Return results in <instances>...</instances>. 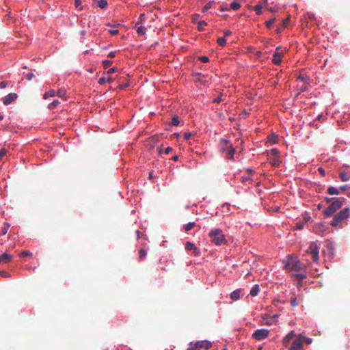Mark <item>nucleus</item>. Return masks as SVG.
Returning <instances> with one entry per match:
<instances>
[{
    "label": "nucleus",
    "instance_id": "c9c22d12",
    "mask_svg": "<svg viewBox=\"0 0 350 350\" xmlns=\"http://www.w3.org/2000/svg\"><path fill=\"white\" fill-rule=\"evenodd\" d=\"M275 18H271L270 20L265 22V25L267 28L270 29L272 25L274 23Z\"/></svg>",
    "mask_w": 350,
    "mask_h": 350
},
{
    "label": "nucleus",
    "instance_id": "473e14b6",
    "mask_svg": "<svg viewBox=\"0 0 350 350\" xmlns=\"http://www.w3.org/2000/svg\"><path fill=\"white\" fill-rule=\"evenodd\" d=\"M295 276L299 280H303L306 278V275L305 273V270L304 271V273H295Z\"/></svg>",
    "mask_w": 350,
    "mask_h": 350
},
{
    "label": "nucleus",
    "instance_id": "864d4df0",
    "mask_svg": "<svg viewBox=\"0 0 350 350\" xmlns=\"http://www.w3.org/2000/svg\"><path fill=\"white\" fill-rule=\"evenodd\" d=\"M109 32L111 34V35H116L118 33V30L116 29H110L109 31Z\"/></svg>",
    "mask_w": 350,
    "mask_h": 350
},
{
    "label": "nucleus",
    "instance_id": "338daca9",
    "mask_svg": "<svg viewBox=\"0 0 350 350\" xmlns=\"http://www.w3.org/2000/svg\"><path fill=\"white\" fill-rule=\"evenodd\" d=\"M144 18H145V14H141L139 15V20H140L141 21H142L144 19Z\"/></svg>",
    "mask_w": 350,
    "mask_h": 350
},
{
    "label": "nucleus",
    "instance_id": "c756f323",
    "mask_svg": "<svg viewBox=\"0 0 350 350\" xmlns=\"http://www.w3.org/2000/svg\"><path fill=\"white\" fill-rule=\"evenodd\" d=\"M207 23L205 21H199L198 23V29L200 30V31H203L204 30V27L205 25H206Z\"/></svg>",
    "mask_w": 350,
    "mask_h": 350
},
{
    "label": "nucleus",
    "instance_id": "13d9d810",
    "mask_svg": "<svg viewBox=\"0 0 350 350\" xmlns=\"http://www.w3.org/2000/svg\"><path fill=\"white\" fill-rule=\"evenodd\" d=\"M108 57L109 58H113L115 56H116V52L114 51H111L109 54H108Z\"/></svg>",
    "mask_w": 350,
    "mask_h": 350
},
{
    "label": "nucleus",
    "instance_id": "0e129e2a",
    "mask_svg": "<svg viewBox=\"0 0 350 350\" xmlns=\"http://www.w3.org/2000/svg\"><path fill=\"white\" fill-rule=\"evenodd\" d=\"M284 27H282V25H281L280 27H278L276 29V33H280L281 31H282V29H283Z\"/></svg>",
    "mask_w": 350,
    "mask_h": 350
},
{
    "label": "nucleus",
    "instance_id": "5701e85b",
    "mask_svg": "<svg viewBox=\"0 0 350 350\" xmlns=\"http://www.w3.org/2000/svg\"><path fill=\"white\" fill-rule=\"evenodd\" d=\"M137 33L140 36H143L146 33V28L144 26L135 27Z\"/></svg>",
    "mask_w": 350,
    "mask_h": 350
},
{
    "label": "nucleus",
    "instance_id": "c85d7f7f",
    "mask_svg": "<svg viewBox=\"0 0 350 350\" xmlns=\"http://www.w3.org/2000/svg\"><path fill=\"white\" fill-rule=\"evenodd\" d=\"M263 6L262 5L258 4L253 8V9L256 11L257 15H260L262 14V9Z\"/></svg>",
    "mask_w": 350,
    "mask_h": 350
},
{
    "label": "nucleus",
    "instance_id": "f03ea898",
    "mask_svg": "<svg viewBox=\"0 0 350 350\" xmlns=\"http://www.w3.org/2000/svg\"><path fill=\"white\" fill-rule=\"evenodd\" d=\"M208 237L211 242L215 245H221L227 242L223 231L219 228L212 229L208 233Z\"/></svg>",
    "mask_w": 350,
    "mask_h": 350
},
{
    "label": "nucleus",
    "instance_id": "7c9ffc66",
    "mask_svg": "<svg viewBox=\"0 0 350 350\" xmlns=\"http://www.w3.org/2000/svg\"><path fill=\"white\" fill-rule=\"evenodd\" d=\"M217 42L219 46H224L226 44V40L225 37H221L217 39Z\"/></svg>",
    "mask_w": 350,
    "mask_h": 350
},
{
    "label": "nucleus",
    "instance_id": "39448f33",
    "mask_svg": "<svg viewBox=\"0 0 350 350\" xmlns=\"http://www.w3.org/2000/svg\"><path fill=\"white\" fill-rule=\"evenodd\" d=\"M306 253L311 256L313 262H317L319 260V246L315 242H312L309 247L306 250Z\"/></svg>",
    "mask_w": 350,
    "mask_h": 350
},
{
    "label": "nucleus",
    "instance_id": "dca6fc26",
    "mask_svg": "<svg viewBox=\"0 0 350 350\" xmlns=\"http://www.w3.org/2000/svg\"><path fill=\"white\" fill-rule=\"evenodd\" d=\"M240 294H241V290L237 289L234 291H232L230 294V298L232 300H238L240 298Z\"/></svg>",
    "mask_w": 350,
    "mask_h": 350
},
{
    "label": "nucleus",
    "instance_id": "bb28decb",
    "mask_svg": "<svg viewBox=\"0 0 350 350\" xmlns=\"http://www.w3.org/2000/svg\"><path fill=\"white\" fill-rule=\"evenodd\" d=\"M55 95V92L53 90H51L49 92H46L43 97L44 99L48 98L49 97H53Z\"/></svg>",
    "mask_w": 350,
    "mask_h": 350
},
{
    "label": "nucleus",
    "instance_id": "9d476101",
    "mask_svg": "<svg viewBox=\"0 0 350 350\" xmlns=\"http://www.w3.org/2000/svg\"><path fill=\"white\" fill-rule=\"evenodd\" d=\"M185 248L188 251H192L195 256L200 255V250L191 242L187 241L185 244Z\"/></svg>",
    "mask_w": 350,
    "mask_h": 350
},
{
    "label": "nucleus",
    "instance_id": "cd10ccee",
    "mask_svg": "<svg viewBox=\"0 0 350 350\" xmlns=\"http://www.w3.org/2000/svg\"><path fill=\"white\" fill-rule=\"evenodd\" d=\"M146 251L144 249H140L139 251V258L140 260H143L146 256Z\"/></svg>",
    "mask_w": 350,
    "mask_h": 350
},
{
    "label": "nucleus",
    "instance_id": "6e6552de",
    "mask_svg": "<svg viewBox=\"0 0 350 350\" xmlns=\"http://www.w3.org/2000/svg\"><path fill=\"white\" fill-rule=\"evenodd\" d=\"M305 337L299 335L293 342L290 350H304V340Z\"/></svg>",
    "mask_w": 350,
    "mask_h": 350
},
{
    "label": "nucleus",
    "instance_id": "e2e57ef3",
    "mask_svg": "<svg viewBox=\"0 0 350 350\" xmlns=\"http://www.w3.org/2000/svg\"><path fill=\"white\" fill-rule=\"evenodd\" d=\"M267 10L269 11V12H277L278 11V8H268Z\"/></svg>",
    "mask_w": 350,
    "mask_h": 350
},
{
    "label": "nucleus",
    "instance_id": "e433bc0d",
    "mask_svg": "<svg viewBox=\"0 0 350 350\" xmlns=\"http://www.w3.org/2000/svg\"><path fill=\"white\" fill-rule=\"evenodd\" d=\"M112 61L111 60H104L103 61V64L105 68H107L112 64Z\"/></svg>",
    "mask_w": 350,
    "mask_h": 350
},
{
    "label": "nucleus",
    "instance_id": "c03bdc74",
    "mask_svg": "<svg viewBox=\"0 0 350 350\" xmlns=\"http://www.w3.org/2000/svg\"><path fill=\"white\" fill-rule=\"evenodd\" d=\"M7 150L4 148L0 150V160L6 154Z\"/></svg>",
    "mask_w": 350,
    "mask_h": 350
},
{
    "label": "nucleus",
    "instance_id": "37998d69",
    "mask_svg": "<svg viewBox=\"0 0 350 350\" xmlns=\"http://www.w3.org/2000/svg\"><path fill=\"white\" fill-rule=\"evenodd\" d=\"M198 59L200 62L203 63H206L209 61V59L207 56H200Z\"/></svg>",
    "mask_w": 350,
    "mask_h": 350
},
{
    "label": "nucleus",
    "instance_id": "052dcab7",
    "mask_svg": "<svg viewBox=\"0 0 350 350\" xmlns=\"http://www.w3.org/2000/svg\"><path fill=\"white\" fill-rule=\"evenodd\" d=\"M221 101V97L218 96L213 100L215 103H219Z\"/></svg>",
    "mask_w": 350,
    "mask_h": 350
},
{
    "label": "nucleus",
    "instance_id": "a19ab883",
    "mask_svg": "<svg viewBox=\"0 0 350 350\" xmlns=\"http://www.w3.org/2000/svg\"><path fill=\"white\" fill-rule=\"evenodd\" d=\"M211 8V3L209 2L206 3L203 8H202V12H207L210 8Z\"/></svg>",
    "mask_w": 350,
    "mask_h": 350
},
{
    "label": "nucleus",
    "instance_id": "1a4fd4ad",
    "mask_svg": "<svg viewBox=\"0 0 350 350\" xmlns=\"http://www.w3.org/2000/svg\"><path fill=\"white\" fill-rule=\"evenodd\" d=\"M282 49L281 46L277 47L276 51L274 53L273 56L272 62L275 65H279L282 62V53L279 52Z\"/></svg>",
    "mask_w": 350,
    "mask_h": 350
},
{
    "label": "nucleus",
    "instance_id": "7ed1b4c3",
    "mask_svg": "<svg viewBox=\"0 0 350 350\" xmlns=\"http://www.w3.org/2000/svg\"><path fill=\"white\" fill-rule=\"evenodd\" d=\"M349 216V208L346 207L336 213L331 221V226L334 227L342 228V222Z\"/></svg>",
    "mask_w": 350,
    "mask_h": 350
},
{
    "label": "nucleus",
    "instance_id": "4d7b16f0",
    "mask_svg": "<svg viewBox=\"0 0 350 350\" xmlns=\"http://www.w3.org/2000/svg\"><path fill=\"white\" fill-rule=\"evenodd\" d=\"M7 86V82L6 81H1L0 82V89L5 88Z\"/></svg>",
    "mask_w": 350,
    "mask_h": 350
},
{
    "label": "nucleus",
    "instance_id": "ddd939ff",
    "mask_svg": "<svg viewBox=\"0 0 350 350\" xmlns=\"http://www.w3.org/2000/svg\"><path fill=\"white\" fill-rule=\"evenodd\" d=\"M12 259V256L8 253H3L0 255V264H7Z\"/></svg>",
    "mask_w": 350,
    "mask_h": 350
},
{
    "label": "nucleus",
    "instance_id": "f3484780",
    "mask_svg": "<svg viewBox=\"0 0 350 350\" xmlns=\"http://www.w3.org/2000/svg\"><path fill=\"white\" fill-rule=\"evenodd\" d=\"M279 151L277 148H273L267 152L268 159H271V157H278Z\"/></svg>",
    "mask_w": 350,
    "mask_h": 350
},
{
    "label": "nucleus",
    "instance_id": "393cba45",
    "mask_svg": "<svg viewBox=\"0 0 350 350\" xmlns=\"http://www.w3.org/2000/svg\"><path fill=\"white\" fill-rule=\"evenodd\" d=\"M59 104V101L58 100H55L48 105V108L51 110L54 109L58 106Z\"/></svg>",
    "mask_w": 350,
    "mask_h": 350
},
{
    "label": "nucleus",
    "instance_id": "3c124183",
    "mask_svg": "<svg viewBox=\"0 0 350 350\" xmlns=\"http://www.w3.org/2000/svg\"><path fill=\"white\" fill-rule=\"evenodd\" d=\"M0 275L2 277H3V278H8V277H10L9 273H8L6 271H0Z\"/></svg>",
    "mask_w": 350,
    "mask_h": 350
},
{
    "label": "nucleus",
    "instance_id": "680f3d73",
    "mask_svg": "<svg viewBox=\"0 0 350 350\" xmlns=\"http://www.w3.org/2000/svg\"><path fill=\"white\" fill-rule=\"evenodd\" d=\"M172 150V148H171V147H167V148L165 150L164 153H165V154H169Z\"/></svg>",
    "mask_w": 350,
    "mask_h": 350
},
{
    "label": "nucleus",
    "instance_id": "ea45409f",
    "mask_svg": "<svg viewBox=\"0 0 350 350\" xmlns=\"http://www.w3.org/2000/svg\"><path fill=\"white\" fill-rule=\"evenodd\" d=\"M10 227V224H5V226H3L1 229V233L2 234H5L8 232V230Z\"/></svg>",
    "mask_w": 350,
    "mask_h": 350
},
{
    "label": "nucleus",
    "instance_id": "6ab92c4d",
    "mask_svg": "<svg viewBox=\"0 0 350 350\" xmlns=\"http://www.w3.org/2000/svg\"><path fill=\"white\" fill-rule=\"evenodd\" d=\"M327 191L329 195H338L340 193L339 189H337L334 187H328Z\"/></svg>",
    "mask_w": 350,
    "mask_h": 350
},
{
    "label": "nucleus",
    "instance_id": "0eeeda50",
    "mask_svg": "<svg viewBox=\"0 0 350 350\" xmlns=\"http://www.w3.org/2000/svg\"><path fill=\"white\" fill-rule=\"evenodd\" d=\"M269 334V330L267 329H259L254 332L252 337L257 340H260L267 338Z\"/></svg>",
    "mask_w": 350,
    "mask_h": 350
},
{
    "label": "nucleus",
    "instance_id": "58836bf2",
    "mask_svg": "<svg viewBox=\"0 0 350 350\" xmlns=\"http://www.w3.org/2000/svg\"><path fill=\"white\" fill-rule=\"evenodd\" d=\"M291 306L293 307H296L298 306V301L297 300V298L296 297H292L291 299Z\"/></svg>",
    "mask_w": 350,
    "mask_h": 350
},
{
    "label": "nucleus",
    "instance_id": "2f4dec72",
    "mask_svg": "<svg viewBox=\"0 0 350 350\" xmlns=\"http://www.w3.org/2000/svg\"><path fill=\"white\" fill-rule=\"evenodd\" d=\"M172 124L174 126H178L180 123L178 116H174L172 118Z\"/></svg>",
    "mask_w": 350,
    "mask_h": 350
},
{
    "label": "nucleus",
    "instance_id": "412c9836",
    "mask_svg": "<svg viewBox=\"0 0 350 350\" xmlns=\"http://www.w3.org/2000/svg\"><path fill=\"white\" fill-rule=\"evenodd\" d=\"M229 148H228V151L226 152V153H227L226 159H233L234 149L233 147H229Z\"/></svg>",
    "mask_w": 350,
    "mask_h": 350
},
{
    "label": "nucleus",
    "instance_id": "a211bd4d",
    "mask_svg": "<svg viewBox=\"0 0 350 350\" xmlns=\"http://www.w3.org/2000/svg\"><path fill=\"white\" fill-rule=\"evenodd\" d=\"M270 161V163L273 167L279 166L281 161L278 157H271V159H269Z\"/></svg>",
    "mask_w": 350,
    "mask_h": 350
},
{
    "label": "nucleus",
    "instance_id": "4be33fe9",
    "mask_svg": "<svg viewBox=\"0 0 350 350\" xmlns=\"http://www.w3.org/2000/svg\"><path fill=\"white\" fill-rule=\"evenodd\" d=\"M196 226V222H189L184 226V230L185 232H188Z\"/></svg>",
    "mask_w": 350,
    "mask_h": 350
},
{
    "label": "nucleus",
    "instance_id": "603ef678",
    "mask_svg": "<svg viewBox=\"0 0 350 350\" xmlns=\"http://www.w3.org/2000/svg\"><path fill=\"white\" fill-rule=\"evenodd\" d=\"M289 21H290V18H286L285 20H284V21H282V27H285L288 25V23Z\"/></svg>",
    "mask_w": 350,
    "mask_h": 350
},
{
    "label": "nucleus",
    "instance_id": "8fccbe9b",
    "mask_svg": "<svg viewBox=\"0 0 350 350\" xmlns=\"http://www.w3.org/2000/svg\"><path fill=\"white\" fill-rule=\"evenodd\" d=\"M75 6L77 8H79L80 10H82L81 5V0H75Z\"/></svg>",
    "mask_w": 350,
    "mask_h": 350
},
{
    "label": "nucleus",
    "instance_id": "b1692460",
    "mask_svg": "<svg viewBox=\"0 0 350 350\" xmlns=\"http://www.w3.org/2000/svg\"><path fill=\"white\" fill-rule=\"evenodd\" d=\"M113 81V79L112 77H108L107 79H105V77H101L98 80V83L100 85H103L106 81L108 83H111Z\"/></svg>",
    "mask_w": 350,
    "mask_h": 350
},
{
    "label": "nucleus",
    "instance_id": "774afa93",
    "mask_svg": "<svg viewBox=\"0 0 350 350\" xmlns=\"http://www.w3.org/2000/svg\"><path fill=\"white\" fill-rule=\"evenodd\" d=\"M319 171L320 172V173L321 174H323V176L325 175V170L323 168H321V167L319 168Z\"/></svg>",
    "mask_w": 350,
    "mask_h": 350
},
{
    "label": "nucleus",
    "instance_id": "de8ad7c7",
    "mask_svg": "<svg viewBox=\"0 0 350 350\" xmlns=\"http://www.w3.org/2000/svg\"><path fill=\"white\" fill-rule=\"evenodd\" d=\"M199 16H200V15H199V14H193V15L191 16V20H192V22H193V23H196V22L198 21V19Z\"/></svg>",
    "mask_w": 350,
    "mask_h": 350
},
{
    "label": "nucleus",
    "instance_id": "69168bd1",
    "mask_svg": "<svg viewBox=\"0 0 350 350\" xmlns=\"http://www.w3.org/2000/svg\"><path fill=\"white\" fill-rule=\"evenodd\" d=\"M325 201H326L327 203H329V202H331V203H332V202L333 201L332 198H327V197H326V198H325Z\"/></svg>",
    "mask_w": 350,
    "mask_h": 350
},
{
    "label": "nucleus",
    "instance_id": "f8f14e48",
    "mask_svg": "<svg viewBox=\"0 0 350 350\" xmlns=\"http://www.w3.org/2000/svg\"><path fill=\"white\" fill-rule=\"evenodd\" d=\"M221 150L223 152H226L228 151L229 147H232V144L229 143V142L225 139H221L219 142Z\"/></svg>",
    "mask_w": 350,
    "mask_h": 350
},
{
    "label": "nucleus",
    "instance_id": "79ce46f5",
    "mask_svg": "<svg viewBox=\"0 0 350 350\" xmlns=\"http://www.w3.org/2000/svg\"><path fill=\"white\" fill-rule=\"evenodd\" d=\"M21 256H31L32 253L28 250H25L21 253Z\"/></svg>",
    "mask_w": 350,
    "mask_h": 350
},
{
    "label": "nucleus",
    "instance_id": "2eb2a0df",
    "mask_svg": "<svg viewBox=\"0 0 350 350\" xmlns=\"http://www.w3.org/2000/svg\"><path fill=\"white\" fill-rule=\"evenodd\" d=\"M339 176L342 181H348L350 179V171L340 172Z\"/></svg>",
    "mask_w": 350,
    "mask_h": 350
},
{
    "label": "nucleus",
    "instance_id": "f257e3e1",
    "mask_svg": "<svg viewBox=\"0 0 350 350\" xmlns=\"http://www.w3.org/2000/svg\"><path fill=\"white\" fill-rule=\"evenodd\" d=\"M284 269L288 271L299 272L306 269L305 265L296 256H288L284 261Z\"/></svg>",
    "mask_w": 350,
    "mask_h": 350
},
{
    "label": "nucleus",
    "instance_id": "20e7f679",
    "mask_svg": "<svg viewBox=\"0 0 350 350\" xmlns=\"http://www.w3.org/2000/svg\"><path fill=\"white\" fill-rule=\"evenodd\" d=\"M333 201L329 206L324 211V215L327 217H331L336 211L342 206L343 198H332Z\"/></svg>",
    "mask_w": 350,
    "mask_h": 350
},
{
    "label": "nucleus",
    "instance_id": "bf43d9fd",
    "mask_svg": "<svg viewBox=\"0 0 350 350\" xmlns=\"http://www.w3.org/2000/svg\"><path fill=\"white\" fill-rule=\"evenodd\" d=\"M347 188H348V185H345L340 186V187H339V190H340V191H345Z\"/></svg>",
    "mask_w": 350,
    "mask_h": 350
},
{
    "label": "nucleus",
    "instance_id": "72a5a7b5",
    "mask_svg": "<svg viewBox=\"0 0 350 350\" xmlns=\"http://www.w3.org/2000/svg\"><path fill=\"white\" fill-rule=\"evenodd\" d=\"M98 4L100 8L105 9L107 5V1L106 0H100Z\"/></svg>",
    "mask_w": 350,
    "mask_h": 350
},
{
    "label": "nucleus",
    "instance_id": "5fc2aeb1",
    "mask_svg": "<svg viewBox=\"0 0 350 350\" xmlns=\"http://www.w3.org/2000/svg\"><path fill=\"white\" fill-rule=\"evenodd\" d=\"M224 37L226 38V37L230 36L232 34V31L230 30H226V31H224Z\"/></svg>",
    "mask_w": 350,
    "mask_h": 350
},
{
    "label": "nucleus",
    "instance_id": "aec40b11",
    "mask_svg": "<svg viewBox=\"0 0 350 350\" xmlns=\"http://www.w3.org/2000/svg\"><path fill=\"white\" fill-rule=\"evenodd\" d=\"M259 292V286L258 284L254 285L250 290V294L252 297H255Z\"/></svg>",
    "mask_w": 350,
    "mask_h": 350
},
{
    "label": "nucleus",
    "instance_id": "4468645a",
    "mask_svg": "<svg viewBox=\"0 0 350 350\" xmlns=\"http://www.w3.org/2000/svg\"><path fill=\"white\" fill-rule=\"evenodd\" d=\"M295 332L294 331H291L290 333H288L283 339V345L284 346H287L290 341L295 337Z\"/></svg>",
    "mask_w": 350,
    "mask_h": 350
},
{
    "label": "nucleus",
    "instance_id": "9b49d317",
    "mask_svg": "<svg viewBox=\"0 0 350 350\" xmlns=\"http://www.w3.org/2000/svg\"><path fill=\"white\" fill-rule=\"evenodd\" d=\"M17 98V94L15 93H10L5 98H3L4 105H8Z\"/></svg>",
    "mask_w": 350,
    "mask_h": 350
},
{
    "label": "nucleus",
    "instance_id": "6e6d98bb",
    "mask_svg": "<svg viewBox=\"0 0 350 350\" xmlns=\"http://www.w3.org/2000/svg\"><path fill=\"white\" fill-rule=\"evenodd\" d=\"M117 70H118L117 68H115V67L111 68L109 69V70L107 71V73L108 74L113 73V72H116Z\"/></svg>",
    "mask_w": 350,
    "mask_h": 350
},
{
    "label": "nucleus",
    "instance_id": "f704fd0d",
    "mask_svg": "<svg viewBox=\"0 0 350 350\" xmlns=\"http://www.w3.org/2000/svg\"><path fill=\"white\" fill-rule=\"evenodd\" d=\"M57 96L60 97V98H64V99H66V92L64 90H59L57 92Z\"/></svg>",
    "mask_w": 350,
    "mask_h": 350
},
{
    "label": "nucleus",
    "instance_id": "49530a36",
    "mask_svg": "<svg viewBox=\"0 0 350 350\" xmlns=\"http://www.w3.org/2000/svg\"><path fill=\"white\" fill-rule=\"evenodd\" d=\"M129 85V83L128 82H127V83H122V84H120V85H118V88H119L120 90H124V89H125L126 88H127Z\"/></svg>",
    "mask_w": 350,
    "mask_h": 350
},
{
    "label": "nucleus",
    "instance_id": "a18cd8bd",
    "mask_svg": "<svg viewBox=\"0 0 350 350\" xmlns=\"http://www.w3.org/2000/svg\"><path fill=\"white\" fill-rule=\"evenodd\" d=\"M192 135H193V134L191 133H190V132H185L184 133V137H185V139L186 140L189 139L191 137Z\"/></svg>",
    "mask_w": 350,
    "mask_h": 350
},
{
    "label": "nucleus",
    "instance_id": "09e8293b",
    "mask_svg": "<svg viewBox=\"0 0 350 350\" xmlns=\"http://www.w3.org/2000/svg\"><path fill=\"white\" fill-rule=\"evenodd\" d=\"M33 77L34 75L33 72H29L26 75V79L29 81L31 80Z\"/></svg>",
    "mask_w": 350,
    "mask_h": 350
},
{
    "label": "nucleus",
    "instance_id": "a878e982",
    "mask_svg": "<svg viewBox=\"0 0 350 350\" xmlns=\"http://www.w3.org/2000/svg\"><path fill=\"white\" fill-rule=\"evenodd\" d=\"M230 7L233 10H237L241 8V4L239 2L234 1L230 3Z\"/></svg>",
    "mask_w": 350,
    "mask_h": 350
},
{
    "label": "nucleus",
    "instance_id": "423d86ee",
    "mask_svg": "<svg viewBox=\"0 0 350 350\" xmlns=\"http://www.w3.org/2000/svg\"><path fill=\"white\" fill-rule=\"evenodd\" d=\"M190 347L187 350H201L209 349L212 347V344L207 340H199L195 343L190 342Z\"/></svg>",
    "mask_w": 350,
    "mask_h": 350
},
{
    "label": "nucleus",
    "instance_id": "4c0bfd02",
    "mask_svg": "<svg viewBox=\"0 0 350 350\" xmlns=\"http://www.w3.org/2000/svg\"><path fill=\"white\" fill-rule=\"evenodd\" d=\"M297 80L300 81L307 82L308 81V78L306 76L299 75L297 76Z\"/></svg>",
    "mask_w": 350,
    "mask_h": 350
}]
</instances>
